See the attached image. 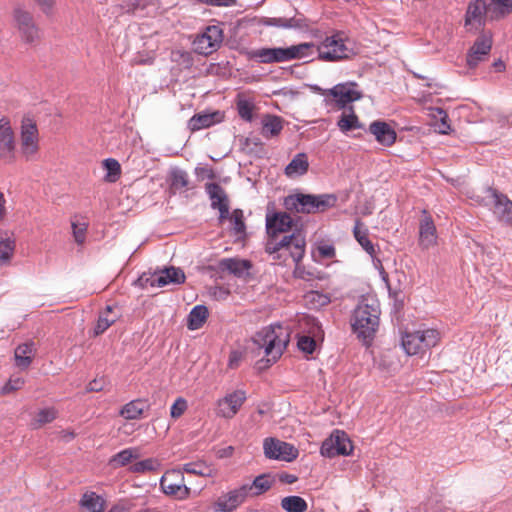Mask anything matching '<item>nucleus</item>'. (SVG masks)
Wrapping results in <instances>:
<instances>
[{
  "instance_id": "nucleus-1",
  "label": "nucleus",
  "mask_w": 512,
  "mask_h": 512,
  "mask_svg": "<svg viewBox=\"0 0 512 512\" xmlns=\"http://www.w3.org/2000/svg\"><path fill=\"white\" fill-rule=\"evenodd\" d=\"M317 52L319 60L324 62H341L356 55L353 41L342 30H333L319 43H300L290 47L259 48L249 52V59L262 64L282 63L295 59L307 58Z\"/></svg>"
},
{
  "instance_id": "nucleus-2",
  "label": "nucleus",
  "mask_w": 512,
  "mask_h": 512,
  "mask_svg": "<svg viewBox=\"0 0 512 512\" xmlns=\"http://www.w3.org/2000/svg\"><path fill=\"white\" fill-rule=\"evenodd\" d=\"M267 241L265 251L269 254L279 253L278 258L288 254L296 259L304 257L306 251V235L301 229L287 233L293 226V219L287 212H267L266 214Z\"/></svg>"
},
{
  "instance_id": "nucleus-3",
  "label": "nucleus",
  "mask_w": 512,
  "mask_h": 512,
  "mask_svg": "<svg viewBox=\"0 0 512 512\" xmlns=\"http://www.w3.org/2000/svg\"><path fill=\"white\" fill-rule=\"evenodd\" d=\"M380 304L372 296L360 299L351 317L353 333L364 344L369 345L374 339L380 322Z\"/></svg>"
},
{
  "instance_id": "nucleus-4",
  "label": "nucleus",
  "mask_w": 512,
  "mask_h": 512,
  "mask_svg": "<svg viewBox=\"0 0 512 512\" xmlns=\"http://www.w3.org/2000/svg\"><path fill=\"white\" fill-rule=\"evenodd\" d=\"M252 340L258 349L264 350L266 362L271 365L283 354L290 341V334L287 328L274 324L258 331Z\"/></svg>"
},
{
  "instance_id": "nucleus-5",
  "label": "nucleus",
  "mask_w": 512,
  "mask_h": 512,
  "mask_svg": "<svg viewBox=\"0 0 512 512\" xmlns=\"http://www.w3.org/2000/svg\"><path fill=\"white\" fill-rule=\"evenodd\" d=\"M337 198L333 194H303L296 193L285 197L283 205L290 212L314 214L334 207Z\"/></svg>"
},
{
  "instance_id": "nucleus-6",
  "label": "nucleus",
  "mask_w": 512,
  "mask_h": 512,
  "mask_svg": "<svg viewBox=\"0 0 512 512\" xmlns=\"http://www.w3.org/2000/svg\"><path fill=\"white\" fill-rule=\"evenodd\" d=\"M440 334L435 329L406 332L402 337V347L408 355L424 352L437 345Z\"/></svg>"
},
{
  "instance_id": "nucleus-7",
  "label": "nucleus",
  "mask_w": 512,
  "mask_h": 512,
  "mask_svg": "<svg viewBox=\"0 0 512 512\" xmlns=\"http://www.w3.org/2000/svg\"><path fill=\"white\" fill-rule=\"evenodd\" d=\"M13 26L17 29L22 41L35 43L40 39V30L34 21L32 13L21 6L12 11Z\"/></svg>"
},
{
  "instance_id": "nucleus-8",
  "label": "nucleus",
  "mask_w": 512,
  "mask_h": 512,
  "mask_svg": "<svg viewBox=\"0 0 512 512\" xmlns=\"http://www.w3.org/2000/svg\"><path fill=\"white\" fill-rule=\"evenodd\" d=\"M182 469L167 470L160 479L161 491L178 500H185L190 496L191 489L186 486Z\"/></svg>"
},
{
  "instance_id": "nucleus-9",
  "label": "nucleus",
  "mask_w": 512,
  "mask_h": 512,
  "mask_svg": "<svg viewBox=\"0 0 512 512\" xmlns=\"http://www.w3.org/2000/svg\"><path fill=\"white\" fill-rule=\"evenodd\" d=\"M20 149L27 160L35 159L39 151V132L36 123L26 118L22 121L20 133Z\"/></svg>"
},
{
  "instance_id": "nucleus-10",
  "label": "nucleus",
  "mask_w": 512,
  "mask_h": 512,
  "mask_svg": "<svg viewBox=\"0 0 512 512\" xmlns=\"http://www.w3.org/2000/svg\"><path fill=\"white\" fill-rule=\"evenodd\" d=\"M246 399V392L241 389L226 393L216 401L215 415L223 419H232L240 411Z\"/></svg>"
},
{
  "instance_id": "nucleus-11",
  "label": "nucleus",
  "mask_w": 512,
  "mask_h": 512,
  "mask_svg": "<svg viewBox=\"0 0 512 512\" xmlns=\"http://www.w3.org/2000/svg\"><path fill=\"white\" fill-rule=\"evenodd\" d=\"M185 281V274L180 268L169 267L151 275H141L137 282L142 287H164L169 284H182Z\"/></svg>"
},
{
  "instance_id": "nucleus-12",
  "label": "nucleus",
  "mask_w": 512,
  "mask_h": 512,
  "mask_svg": "<svg viewBox=\"0 0 512 512\" xmlns=\"http://www.w3.org/2000/svg\"><path fill=\"white\" fill-rule=\"evenodd\" d=\"M355 87V83H341L327 90H323L319 87H316L315 89L321 92L325 97L326 103H330V101L333 100L339 108H343L347 104L361 98V93L357 91Z\"/></svg>"
},
{
  "instance_id": "nucleus-13",
  "label": "nucleus",
  "mask_w": 512,
  "mask_h": 512,
  "mask_svg": "<svg viewBox=\"0 0 512 512\" xmlns=\"http://www.w3.org/2000/svg\"><path fill=\"white\" fill-rule=\"evenodd\" d=\"M493 37L491 32H481L466 54V65L469 69H475L485 61L492 49Z\"/></svg>"
},
{
  "instance_id": "nucleus-14",
  "label": "nucleus",
  "mask_w": 512,
  "mask_h": 512,
  "mask_svg": "<svg viewBox=\"0 0 512 512\" xmlns=\"http://www.w3.org/2000/svg\"><path fill=\"white\" fill-rule=\"evenodd\" d=\"M223 41V31L220 27L208 26L205 31L193 41L194 51L201 55H209L217 51Z\"/></svg>"
},
{
  "instance_id": "nucleus-15",
  "label": "nucleus",
  "mask_w": 512,
  "mask_h": 512,
  "mask_svg": "<svg viewBox=\"0 0 512 512\" xmlns=\"http://www.w3.org/2000/svg\"><path fill=\"white\" fill-rule=\"evenodd\" d=\"M353 446L347 434L336 430L330 438L325 440L321 446V454L325 457L333 458L338 455H349Z\"/></svg>"
},
{
  "instance_id": "nucleus-16",
  "label": "nucleus",
  "mask_w": 512,
  "mask_h": 512,
  "mask_svg": "<svg viewBox=\"0 0 512 512\" xmlns=\"http://www.w3.org/2000/svg\"><path fill=\"white\" fill-rule=\"evenodd\" d=\"M264 454L267 458L291 462L298 456V450L287 442L266 438L263 443Z\"/></svg>"
},
{
  "instance_id": "nucleus-17",
  "label": "nucleus",
  "mask_w": 512,
  "mask_h": 512,
  "mask_svg": "<svg viewBox=\"0 0 512 512\" xmlns=\"http://www.w3.org/2000/svg\"><path fill=\"white\" fill-rule=\"evenodd\" d=\"M488 6L485 0H472L469 2L464 24L468 31L479 30L485 26L486 19H489Z\"/></svg>"
},
{
  "instance_id": "nucleus-18",
  "label": "nucleus",
  "mask_w": 512,
  "mask_h": 512,
  "mask_svg": "<svg viewBox=\"0 0 512 512\" xmlns=\"http://www.w3.org/2000/svg\"><path fill=\"white\" fill-rule=\"evenodd\" d=\"M15 135L7 117L0 119V159L5 163L15 161Z\"/></svg>"
},
{
  "instance_id": "nucleus-19",
  "label": "nucleus",
  "mask_w": 512,
  "mask_h": 512,
  "mask_svg": "<svg viewBox=\"0 0 512 512\" xmlns=\"http://www.w3.org/2000/svg\"><path fill=\"white\" fill-rule=\"evenodd\" d=\"M248 494L243 485L230 490L229 492L221 495L214 502V510L216 512H232L239 507L247 498Z\"/></svg>"
},
{
  "instance_id": "nucleus-20",
  "label": "nucleus",
  "mask_w": 512,
  "mask_h": 512,
  "mask_svg": "<svg viewBox=\"0 0 512 512\" xmlns=\"http://www.w3.org/2000/svg\"><path fill=\"white\" fill-rule=\"evenodd\" d=\"M206 193L211 200V207L219 211V219L222 221L229 215V200L225 190L218 183H207L205 185Z\"/></svg>"
},
{
  "instance_id": "nucleus-21",
  "label": "nucleus",
  "mask_w": 512,
  "mask_h": 512,
  "mask_svg": "<svg viewBox=\"0 0 512 512\" xmlns=\"http://www.w3.org/2000/svg\"><path fill=\"white\" fill-rule=\"evenodd\" d=\"M493 197V213L496 218L507 225H512V201L504 194L490 189Z\"/></svg>"
},
{
  "instance_id": "nucleus-22",
  "label": "nucleus",
  "mask_w": 512,
  "mask_h": 512,
  "mask_svg": "<svg viewBox=\"0 0 512 512\" xmlns=\"http://www.w3.org/2000/svg\"><path fill=\"white\" fill-rule=\"evenodd\" d=\"M369 132L374 135L376 141L383 146H392L396 141L395 130L386 122L376 120L369 126Z\"/></svg>"
},
{
  "instance_id": "nucleus-23",
  "label": "nucleus",
  "mask_w": 512,
  "mask_h": 512,
  "mask_svg": "<svg viewBox=\"0 0 512 512\" xmlns=\"http://www.w3.org/2000/svg\"><path fill=\"white\" fill-rule=\"evenodd\" d=\"M223 114L220 111H214L209 113H198L190 118L188 121V128L192 131H199L206 129L212 125L221 122Z\"/></svg>"
},
{
  "instance_id": "nucleus-24",
  "label": "nucleus",
  "mask_w": 512,
  "mask_h": 512,
  "mask_svg": "<svg viewBox=\"0 0 512 512\" xmlns=\"http://www.w3.org/2000/svg\"><path fill=\"white\" fill-rule=\"evenodd\" d=\"M36 349L33 342H26L16 347L14 352L15 365L21 370H26L31 365Z\"/></svg>"
},
{
  "instance_id": "nucleus-25",
  "label": "nucleus",
  "mask_w": 512,
  "mask_h": 512,
  "mask_svg": "<svg viewBox=\"0 0 512 512\" xmlns=\"http://www.w3.org/2000/svg\"><path fill=\"white\" fill-rule=\"evenodd\" d=\"M219 268L221 271H227L236 277H244L248 274L251 263L248 260L224 258L220 260Z\"/></svg>"
},
{
  "instance_id": "nucleus-26",
  "label": "nucleus",
  "mask_w": 512,
  "mask_h": 512,
  "mask_svg": "<svg viewBox=\"0 0 512 512\" xmlns=\"http://www.w3.org/2000/svg\"><path fill=\"white\" fill-rule=\"evenodd\" d=\"M261 124V134L266 139H270L278 136L281 133L283 129L284 120L277 115L265 114L262 117Z\"/></svg>"
},
{
  "instance_id": "nucleus-27",
  "label": "nucleus",
  "mask_w": 512,
  "mask_h": 512,
  "mask_svg": "<svg viewBox=\"0 0 512 512\" xmlns=\"http://www.w3.org/2000/svg\"><path fill=\"white\" fill-rule=\"evenodd\" d=\"M274 480L269 474L257 476L252 483L243 484L249 497H256L267 492L273 485Z\"/></svg>"
},
{
  "instance_id": "nucleus-28",
  "label": "nucleus",
  "mask_w": 512,
  "mask_h": 512,
  "mask_svg": "<svg viewBox=\"0 0 512 512\" xmlns=\"http://www.w3.org/2000/svg\"><path fill=\"white\" fill-rule=\"evenodd\" d=\"M148 408L149 404L147 400L135 399L125 404L121 408L119 415L126 420H136L141 418L144 411L148 410Z\"/></svg>"
},
{
  "instance_id": "nucleus-29",
  "label": "nucleus",
  "mask_w": 512,
  "mask_h": 512,
  "mask_svg": "<svg viewBox=\"0 0 512 512\" xmlns=\"http://www.w3.org/2000/svg\"><path fill=\"white\" fill-rule=\"evenodd\" d=\"M420 245L429 248L436 243V228L431 217L426 216L420 222L419 227Z\"/></svg>"
},
{
  "instance_id": "nucleus-30",
  "label": "nucleus",
  "mask_w": 512,
  "mask_h": 512,
  "mask_svg": "<svg viewBox=\"0 0 512 512\" xmlns=\"http://www.w3.org/2000/svg\"><path fill=\"white\" fill-rule=\"evenodd\" d=\"M309 168L308 157L305 153H298L285 167V175L288 178H296L307 173Z\"/></svg>"
},
{
  "instance_id": "nucleus-31",
  "label": "nucleus",
  "mask_w": 512,
  "mask_h": 512,
  "mask_svg": "<svg viewBox=\"0 0 512 512\" xmlns=\"http://www.w3.org/2000/svg\"><path fill=\"white\" fill-rule=\"evenodd\" d=\"M299 323L303 330V334L309 335L318 341H323L324 331L316 318L304 315L300 318Z\"/></svg>"
},
{
  "instance_id": "nucleus-32",
  "label": "nucleus",
  "mask_w": 512,
  "mask_h": 512,
  "mask_svg": "<svg viewBox=\"0 0 512 512\" xmlns=\"http://www.w3.org/2000/svg\"><path fill=\"white\" fill-rule=\"evenodd\" d=\"M119 314L114 311V307L108 305L104 311L99 314L97 323L94 327V335L103 334L112 324L116 322Z\"/></svg>"
},
{
  "instance_id": "nucleus-33",
  "label": "nucleus",
  "mask_w": 512,
  "mask_h": 512,
  "mask_svg": "<svg viewBox=\"0 0 512 512\" xmlns=\"http://www.w3.org/2000/svg\"><path fill=\"white\" fill-rule=\"evenodd\" d=\"M140 457L138 448H126L113 455L109 460V465L114 468H120L128 465L132 460Z\"/></svg>"
},
{
  "instance_id": "nucleus-34",
  "label": "nucleus",
  "mask_w": 512,
  "mask_h": 512,
  "mask_svg": "<svg viewBox=\"0 0 512 512\" xmlns=\"http://www.w3.org/2000/svg\"><path fill=\"white\" fill-rule=\"evenodd\" d=\"M487 6L490 20H499L512 13V0H491Z\"/></svg>"
},
{
  "instance_id": "nucleus-35",
  "label": "nucleus",
  "mask_w": 512,
  "mask_h": 512,
  "mask_svg": "<svg viewBox=\"0 0 512 512\" xmlns=\"http://www.w3.org/2000/svg\"><path fill=\"white\" fill-rule=\"evenodd\" d=\"M80 506L87 512H103L105 509V500L93 491H87L82 495Z\"/></svg>"
},
{
  "instance_id": "nucleus-36",
  "label": "nucleus",
  "mask_w": 512,
  "mask_h": 512,
  "mask_svg": "<svg viewBox=\"0 0 512 512\" xmlns=\"http://www.w3.org/2000/svg\"><path fill=\"white\" fill-rule=\"evenodd\" d=\"M353 234L357 242L370 256H374L376 254L375 247L369 239L368 229L363 223L356 221Z\"/></svg>"
},
{
  "instance_id": "nucleus-37",
  "label": "nucleus",
  "mask_w": 512,
  "mask_h": 512,
  "mask_svg": "<svg viewBox=\"0 0 512 512\" xmlns=\"http://www.w3.org/2000/svg\"><path fill=\"white\" fill-rule=\"evenodd\" d=\"M183 472L194 474L202 477H214L217 470L203 461L186 463L182 467Z\"/></svg>"
},
{
  "instance_id": "nucleus-38",
  "label": "nucleus",
  "mask_w": 512,
  "mask_h": 512,
  "mask_svg": "<svg viewBox=\"0 0 512 512\" xmlns=\"http://www.w3.org/2000/svg\"><path fill=\"white\" fill-rule=\"evenodd\" d=\"M170 189L174 192L189 188V175L180 168H173L169 173Z\"/></svg>"
},
{
  "instance_id": "nucleus-39",
  "label": "nucleus",
  "mask_w": 512,
  "mask_h": 512,
  "mask_svg": "<svg viewBox=\"0 0 512 512\" xmlns=\"http://www.w3.org/2000/svg\"><path fill=\"white\" fill-rule=\"evenodd\" d=\"M295 263L293 275L295 278L304 281L323 280L324 275L316 270H307L304 265L301 264L303 257L296 259L294 256H290Z\"/></svg>"
},
{
  "instance_id": "nucleus-40",
  "label": "nucleus",
  "mask_w": 512,
  "mask_h": 512,
  "mask_svg": "<svg viewBox=\"0 0 512 512\" xmlns=\"http://www.w3.org/2000/svg\"><path fill=\"white\" fill-rule=\"evenodd\" d=\"M208 309L204 305H197L193 307L188 315L187 326L190 330L200 329L206 322L208 317Z\"/></svg>"
},
{
  "instance_id": "nucleus-41",
  "label": "nucleus",
  "mask_w": 512,
  "mask_h": 512,
  "mask_svg": "<svg viewBox=\"0 0 512 512\" xmlns=\"http://www.w3.org/2000/svg\"><path fill=\"white\" fill-rule=\"evenodd\" d=\"M281 507L286 512H305L308 505L300 496H287L281 500Z\"/></svg>"
},
{
  "instance_id": "nucleus-42",
  "label": "nucleus",
  "mask_w": 512,
  "mask_h": 512,
  "mask_svg": "<svg viewBox=\"0 0 512 512\" xmlns=\"http://www.w3.org/2000/svg\"><path fill=\"white\" fill-rule=\"evenodd\" d=\"M161 466V463L156 458H147L132 464L129 467L131 473L143 474L146 472L157 471Z\"/></svg>"
},
{
  "instance_id": "nucleus-43",
  "label": "nucleus",
  "mask_w": 512,
  "mask_h": 512,
  "mask_svg": "<svg viewBox=\"0 0 512 512\" xmlns=\"http://www.w3.org/2000/svg\"><path fill=\"white\" fill-rule=\"evenodd\" d=\"M14 250L15 240L8 236H0V266L9 263L14 254Z\"/></svg>"
},
{
  "instance_id": "nucleus-44",
  "label": "nucleus",
  "mask_w": 512,
  "mask_h": 512,
  "mask_svg": "<svg viewBox=\"0 0 512 512\" xmlns=\"http://www.w3.org/2000/svg\"><path fill=\"white\" fill-rule=\"evenodd\" d=\"M337 125L344 133L362 128V124L359 122L358 117L354 112H351L350 114L343 113L339 118Z\"/></svg>"
},
{
  "instance_id": "nucleus-45",
  "label": "nucleus",
  "mask_w": 512,
  "mask_h": 512,
  "mask_svg": "<svg viewBox=\"0 0 512 512\" xmlns=\"http://www.w3.org/2000/svg\"><path fill=\"white\" fill-rule=\"evenodd\" d=\"M103 167L106 170L105 180L107 182H116L121 175V166L119 162L113 158H108L103 161Z\"/></svg>"
},
{
  "instance_id": "nucleus-46",
  "label": "nucleus",
  "mask_w": 512,
  "mask_h": 512,
  "mask_svg": "<svg viewBox=\"0 0 512 512\" xmlns=\"http://www.w3.org/2000/svg\"><path fill=\"white\" fill-rule=\"evenodd\" d=\"M237 111L239 116L248 122H251L253 119V110L254 104L247 99L240 98L236 103Z\"/></svg>"
},
{
  "instance_id": "nucleus-47",
  "label": "nucleus",
  "mask_w": 512,
  "mask_h": 512,
  "mask_svg": "<svg viewBox=\"0 0 512 512\" xmlns=\"http://www.w3.org/2000/svg\"><path fill=\"white\" fill-rule=\"evenodd\" d=\"M230 220L232 222V230L235 235L238 237L245 234V223H244V216L243 212L240 209H236L232 212V215L230 217Z\"/></svg>"
},
{
  "instance_id": "nucleus-48",
  "label": "nucleus",
  "mask_w": 512,
  "mask_h": 512,
  "mask_svg": "<svg viewBox=\"0 0 512 512\" xmlns=\"http://www.w3.org/2000/svg\"><path fill=\"white\" fill-rule=\"evenodd\" d=\"M25 384V380L22 377H10L9 380L0 390V395L5 396L15 391L20 390Z\"/></svg>"
},
{
  "instance_id": "nucleus-49",
  "label": "nucleus",
  "mask_w": 512,
  "mask_h": 512,
  "mask_svg": "<svg viewBox=\"0 0 512 512\" xmlns=\"http://www.w3.org/2000/svg\"><path fill=\"white\" fill-rule=\"evenodd\" d=\"M317 342L318 340L315 338L302 334L298 336L297 346L301 351L307 354H312L315 351Z\"/></svg>"
},
{
  "instance_id": "nucleus-50",
  "label": "nucleus",
  "mask_w": 512,
  "mask_h": 512,
  "mask_svg": "<svg viewBox=\"0 0 512 512\" xmlns=\"http://www.w3.org/2000/svg\"><path fill=\"white\" fill-rule=\"evenodd\" d=\"M72 232L75 242L79 245L83 244L86 239V232L88 228V223L86 222H76L72 221Z\"/></svg>"
},
{
  "instance_id": "nucleus-51",
  "label": "nucleus",
  "mask_w": 512,
  "mask_h": 512,
  "mask_svg": "<svg viewBox=\"0 0 512 512\" xmlns=\"http://www.w3.org/2000/svg\"><path fill=\"white\" fill-rule=\"evenodd\" d=\"M57 416V410L53 407L41 409L35 418L39 426L52 422Z\"/></svg>"
},
{
  "instance_id": "nucleus-52",
  "label": "nucleus",
  "mask_w": 512,
  "mask_h": 512,
  "mask_svg": "<svg viewBox=\"0 0 512 512\" xmlns=\"http://www.w3.org/2000/svg\"><path fill=\"white\" fill-rule=\"evenodd\" d=\"M316 251L320 259H331L335 256V247L332 244L321 242L317 245Z\"/></svg>"
},
{
  "instance_id": "nucleus-53",
  "label": "nucleus",
  "mask_w": 512,
  "mask_h": 512,
  "mask_svg": "<svg viewBox=\"0 0 512 512\" xmlns=\"http://www.w3.org/2000/svg\"><path fill=\"white\" fill-rule=\"evenodd\" d=\"M186 409H187V401L182 397L177 398L175 400V402L173 403V405L171 406V410H170L171 417L175 418V419L179 418L180 416H182L184 414Z\"/></svg>"
},
{
  "instance_id": "nucleus-54",
  "label": "nucleus",
  "mask_w": 512,
  "mask_h": 512,
  "mask_svg": "<svg viewBox=\"0 0 512 512\" xmlns=\"http://www.w3.org/2000/svg\"><path fill=\"white\" fill-rule=\"evenodd\" d=\"M243 359V353L238 350L231 351L228 359V367L231 369H236L239 367L241 361Z\"/></svg>"
},
{
  "instance_id": "nucleus-55",
  "label": "nucleus",
  "mask_w": 512,
  "mask_h": 512,
  "mask_svg": "<svg viewBox=\"0 0 512 512\" xmlns=\"http://www.w3.org/2000/svg\"><path fill=\"white\" fill-rule=\"evenodd\" d=\"M35 2L38 4L44 14H52L53 8L55 6V0H35Z\"/></svg>"
},
{
  "instance_id": "nucleus-56",
  "label": "nucleus",
  "mask_w": 512,
  "mask_h": 512,
  "mask_svg": "<svg viewBox=\"0 0 512 512\" xmlns=\"http://www.w3.org/2000/svg\"><path fill=\"white\" fill-rule=\"evenodd\" d=\"M200 3L211 5V6H232L235 4V0H198Z\"/></svg>"
},
{
  "instance_id": "nucleus-57",
  "label": "nucleus",
  "mask_w": 512,
  "mask_h": 512,
  "mask_svg": "<svg viewBox=\"0 0 512 512\" xmlns=\"http://www.w3.org/2000/svg\"><path fill=\"white\" fill-rule=\"evenodd\" d=\"M103 388H104V381L94 379L91 382H89L86 390H87V392H99V391H102Z\"/></svg>"
},
{
  "instance_id": "nucleus-58",
  "label": "nucleus",
  "mask_w": 512,
  "mask_h": 512,
  "mask_svg": "<svg viewBox=\"0 0 512 512\" xmlns=\"http://www.w3.org/2000/svg\"><path fill=\"white\" fill-rule=\"evenodd\" d=\"M279 479L283 483L293 484L297 481L298 478L293 474L282 473L279 475Z\"/></svg>"
},
{
  "instance_id": "nucleus-59",
  "label": "nucleus",
  "mask_w": 512,
  "mask_h": 512,
  "mask_svg": "<svg viewBox=\"0 0 512 512\" xmlns=\"http://www.w3.org/2000/svg\"><path fill=\"white\" fill-rule=\"evenodd\" d=\"M309 297L312 300H315L316 298H318L319 301L321 302V305H325V304H327L329 302V298L326 295H322V294H319L317 292L310 293Z\"/></svg>"
},
{
  "instance_id": "nucleus-60",
  "label": "nucleus",
  "mask_w": 512,
  "mask_h": 512,
  "mask_svg": "<svg viewBox=\"0 0 512 512\" xmlns=\"http://www.w3.org/2000/svg\"><path fill=\"white\" fill-rule=\"evenodd\" d=\"M5 202L4 194L0 191V220L5 216Z\"/></svg>"
},
{
  "instance_id": "nucleus-61",
  "label": "nucleus",
  "mask_w": 512,
  "mask_h": 512,
  "mask_svg": "<svg viewBox=\"0 0 512 512\" xmlns=\"http://www.w3.org/2000/svg\"><path fill=\"white\" fill-rule=\"evenodd\" d=\"M493 67L495 68V70L497 72H501V71H503L505 69V64H504V62L502 60L498 59L497 61H495L493 63Z\"/></svg>"
},
{
  "instance_id": "nucleus-62",
  "label": "nucleus",
  "mask_w": 512,
  "mask_h": 512,
  "mask_svg": "<svg viewBox=\"0 0 512 512\" xmlns=\"http://www.w3.org/2000/svg\"><path fill=\"white\" fill-rule=\"evenodd\" d=\"M438 112L440 115H442V117H441L442 124L447 126V128H449V125L446 124L447 113L442 109H439Z\"/></svg>"
},
{
  "instance_id": "nucleus-63",
  "label": "nucleus",
  "mask_w": 512,
  "mask_h": 512,
  "mask_svg": "<svg viewBox=\"0 0 512 512\" xmlns=\"http://www.w3.org/2000/svg\"><path fill=\"white\" fill-rule=\"evenodd\" d=\"M108 512H126L124 507L113 506Z\"/></svg>"
},
{
  "instance_id": "nucleus-64",
  "label": "nucleus",
  "mask_w": 512,
  "mask_h": 512,
  "mask_svg": "<svg viewBox=\"0 0 512 512\" xmlns=\"http://www.w3.org/2000/svg\"><path fill=\"white\" fill-rule=\"evenodd\" d=\"M224 452H225V453H224L225 455H231V454H232V452H233V447H231V446L227 447V448L224 450Z\"/></svg>"
}]
</instances>
